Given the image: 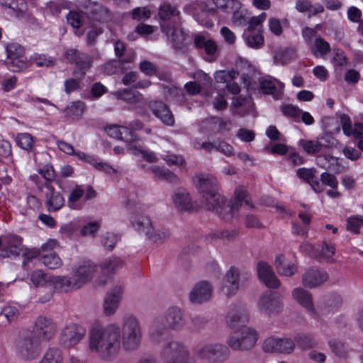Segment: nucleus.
I'll list each match as a JSON object with an SVG mask.
<instances>
[{"mask_svg": "<svg viewBox=\"0 0 363 363\" xmlns=\"http://www.w3.org/2000/svg\"><path fill=\"white\" fill-rule=\"evenodd\" d=\"M89 348L104 360H112L121 350V328L116 323L92 325L89 332Z\"/></svg>", "mask_w": 363, "mask_h": 363, "instance_id": "obj_1", "label": "nucleus"}, {"mask_svg": "<svg viewBox=\"0 0 363 363\" xmlns=\"http://www.w3.org/2000/svg\"><path fill=\"white\" fill-rule=\"evenodd\" d=\"M233 200L225 201V197L218 191L212 192L206 196L201 197V205L208 211L216 213L223 220L230 221L242 206V203L249 206L251 208L254 206L247 199V191L242 186H238L235 190Z\"/></svg>", "mask_w": 363, "mask_h": 363, "instance_id": "obj_2", "label": "nucleus"}, {"mask_svg": "<svg viewBox=\"0 0 363 363\" xmlns=\"http://www.w3.org/2000/svg\"><path fill=\"white\" fill-rule=\"evenodd\" d=\"M76 9L67 15V23H83L86 20L94 21H108L111 13L106 7L91 0H76Z\"/></svg>", "mask_w": 363, "mask_h": 363, "instance_id": "obj_3", "label": "nucleus"}, {"mask_svg": "<svg viewBox=\"0 0 363 363\" xmlns=\"http://www.w3.org/2000/svg\"><path fill=\"white\" fill-rule=\"evenodd\" d=\"M185 325L182 310L178 307L169 308L164 316L156 318L150 328V337L152 341L158 342L160 336L167 329L181 330Z\"/></svg>", "mask_w": 363, "mask_h": 363, "instance_id": "obj_4", "label": "nucleus"}, {"mask_svg": "<svg viewBox=\"0 0 363 363\" xmlns=\"http://www.w3.org/2000/svg\"><path fill=\"white\" fill-rule=\"evenodd\" d=\"M142 329L139 320L132 315H125L121 328V344L124 350L133 351L141 342Z\"/></svg>", "mask_w": 363, "mask_h": 363, "instance_id": "obj_5", "label": "nucleus"}, {"mask_svg": "<svg viewBox=\"0 0 363 363\" xmlns=\"http://www.w3.org/2000/svg\"><path fill=\"white\" fill-rule=\"evenodd\" d=\"M160 363H191L187 347L177 341L165 343L160 352Z\"/></svg>", "mask_w": 363, "mask_h": 363, "instance_id": "obj_6", "label": "nucleus"}, {"mask_svg": "<svg viewBox=\"0 0 363 363\" xmlns=\"http://www.w3.org/2000/svg\"><path fill=\"white\" fill-rule=\"evenodd\" d=\"M257 335L250 328L241 329L240 333L230 334L227 340L228 345L234 350L244 351L252 349L256 344Z\"/></svg>", "mask_w": 363, "mask_h": 363, "instance_id": "obj_7", "label": "nucleus"}, {"mask_svg": "<svg viewBox=\"0 0 363 363\" xmlns=\"http://www.w3.org/2000/svg\"><path fill=\"white\" fill-rule=\"evenodd\" d=\"M97 271L96 265L89 259L80 261L72 267V277L75 286L80 289L90 281Z\"/></svg>", "mask_w": 363, "mask_h": 363, "instance_id": "obj_8", "label": "nucleus"}, {"mask_svg": "<svg viewBox=\"0 0 363 363\" xmlns=\"http://www.w3.org/2000/svg\"><path fill=\"white\" fill-rule=\"evenodd\" d=\"M16 351L18 357L23 359H34L40 354L39 340L34 335L22 337L16 342Z\"/></svg>", "mask_w": 363, "mask_h": 363, "instance_id": "obj_9", "label": "nucleus"}, {"mask_svg": "<svg viewBox=\"0 0 363 363\" xmlns=\"http://www.w3.org/2000/svg\"><path fill=\"white\" fill-rule=\"evenodd\" d=\"M196 354L210 363H220L225 361L230 355L228 347L223 345L213 343L202 346L197 350Z\"/></svg>", "mask_w": 363, "mask_h": 363, "instance_id": "obj_10", "label": "nucleus"}, {"mask_svg": "<svg viewBox=\"0 0 363 363\" xmlns=\"http://www.w3.org/2000/svg\"><path fill=\"white\" fill-rule=\"evenodd\" d=\"M161 29L171 40L174 48L177 51H184L186 35L180 24H161Z\"/></svg>", "mask_w": 363, "mask_h": 363, "instance_id": "obj_11", "label": "nucleus"}, {"mask_svg": "<svg viewBox=\"0 0 363 363\" xmlns=\"http://www.w3.org/2000/svg\"><path fill=\"white\" fill-rule=\"evenodd\" d=\"M262 348L267 352L290 354L294 350L295 344L290 338L269 337L264 341Z\"/></svg>", "mask_w": 363, "mask_h": 363, "instance_id": "obj_12", "label": "nucleus"}, {"mask_svg": "<svg viewBox=\"0 0 363 363\" xmlns=\"http://www.w3.org/2000/svg\"><path fill=\"white\" fill-rule=\"evenodd\" d=\"M249 321V313L243 305L234 306L226 317V323L231 329H242Z\"/></svg>", "mask_w": 363, "mask_h": 363, "instance_id": "obj_13", "label": "nucleus"}, {"mask_svg": "<svg viewBox=\"0 0 363 363\" xmlns=\"http://www.w3.org/2000/svg\"><path fill=\"white\" fill-rule=\"evenodd\" d=\"M258 307L260 311L267 315H275L282 310V303L280 298L272 292L263 294L258 302Z\"/></svg>", "mask_w": 363, "mask_h": 363, "instance_id": "obj_14", "label": "nucleus"}, {"mask_svg": "<svg viewBox=\"0 0 363 363\" xmlns=\"http://www.w3.org/2000/svg\"><path fill=\"white\" fill-rule=\"evenodd\" d=\"M85 330L76 324L66 326L62 330L60 343L66 347H70L77 345L84 337Z\"/></svg>", "mask_w": 363, "mask_h": 363, "instance_id": "obj_15", "label": "nucleus"}, {"mask_svg": "<svg viewBox=\"0 0 363 363\" xmlns=\"http://www.w3.org/2000/svg\"><path fill=\"white\" fill-rule=\"evenodd\" d=\"M242 37L245 43L250 48H261L264 43L262 24H250L245 30Z\"/></svg>", "mask_w": 363, "mask_h": 363, "instance_id": "obj_16", "label": "nucleus"}, {"mask_svg": "<svg viewBox=\"0 0 363 363\" xmlns=\"http://www.w3.org/2000/svg\"><path fill=\"white\" fill-rule=\"evenodd\" d=\"M257 272L259 280L268 288L277 289L280 281L272 268L266 262L259 261L257 264Z\"/></svg>", "mask_w": 363, "mask_h": 363, "instance_id": "obj_17", "label": "nucleus"}, {"mask_svg": "<svg viewBox=\"0 0 363 363\" xmlns=\"http://www.w3.org/2000/svg\"><path fill=\"white\" fill-rule=\"evenodd\" d=\"M212 291V286L208 281H200L191 291L189 300L192 303L201 304L211 299Z\"/></svg>", "mask_w": 363, "mask_h": 363, "instance_id": "obj_18", "label": "nucleus"}, {"mask_svg": "<svg viewBox=\"0 0 363 363\" xmlns=\"http://www.w3.org/2000/svg\"><path fill=\"white\" fill-rule=\"evenodd\" d=\"M148 107L152 113L164 125L168 126L174 125V118L167 104L162 101H151L148 104Z\"/></svg>", "mask_w": 363, "mask_h": 363, "instance_id": "obj_19", "label": "nucleus"}, {"mask_svg": "<svg viewBox=\"0 0 363 363\" xmlns=\"http://www.w3.org/2000/svg\"><path fill=\"white\" fill-rule=\"evenodd\" d=\"M328 279L326 272L318 268H310L302 276V284L308 288H315L323 284Z\"/></svg>", "mask_w": 363, "mask_h": 363, "instance_id": "obj_20", "label": "nucleus"}, {"mask_svg": "<svg viewBox=\"0 0 363 363\" xmlns=\"http://www.w3.org/2000/svg\"><path fill=\"white\" fill-rule=\"evenodd\" d=\"M175 207L180 211H191L197 208L196 202H193L189 192L184 189H178L172 195Z\"/></svg>", "mask_w": 363, "mask_h": 363, "instance_id": "obj_21", "label": "nucleus"}, {"mask_svg": "<svg viewBox=\"0 0 363 363\" xmlns=\"http://www.w3.org/2000/svg\"><path fill=\"white\" fill-rule=\"evenodd\" d=\"M57 330L56 324L52 319L40 315L35 323V333L44 340H48L52 337Z\"/></svg>", "mask_w": 363, "mask_h": 363, "instance_id": "obj_22", "label": "nucleus"}, {"mask_svg": "<svg viewBox=\"0 0 363 363\" xmlns=\"http://www.w3.org/2000/svg\"><path fill=\"white\" fill-rule=\"evenodd\" d=\"M196 186L201 197L206 196V195L218 190V182L213 175L200 174L196 176Z\"/></svg>", "mask_w": 363, "mask_h": 363, "instance_id": "obj_23", "label": "nucleus"}, {"mask_svg": "<svg viewBox=\"0 0 363 363\" xmlns=\"http://www.w3.org/2000/svg\"><path fill=\"white\" fill-rule=\"evenodd\" d=\"M123 289L122 285H116L108 293L104 302V310L106 315H111L113 314L118 308Z\"/></svg>", "mask_w": 363, "mask_h": 363, "instance_id": "obj_24", "label": "nucleus"}, {"mask_svg": "<svg viewBox=\"0 0 363 363\" xmlns=\"http://www.w3.org/2000/svg\"><path fill=\"white\" fill-rule=\"evenodd\" d=\"M240 273L235 267H231L225 275L224 289L228 296L235 295L240 287Z\"/></svg>", "mask_w": 363, "mask_h": 363, "instance_id": "obj_25", "label": "nucleus"}, {"mask_svg": "<svg viewBox=\"0 0 363 363\" xmlns=\"http://www.w3.org/2000/svg\"><path fill=\"white\" fill-rule=\"evenodd\" d=\"M47 189L45 192V204L49 211H57L65 204V199L60 192L55 191L50 184H45Z\"/></svg>", "mask_w": 363, "mask_h": 363, "instance_id": "obj_26", "label": "nucleus"}, {"mask_svg": "<svg viewBox=\"0 0 363 363\" xmlns=\"http://www.w3.org/2000/svg\"><path fill=\"white\" fill-rule=\"evenodd\" d=\"M194 45L197 48H203L208 55L209 62L215 61L218 55V49L216 43L211 39H206L204 36L197 35L194 38Z\"/></svg>", "mask_w": 363, "mask_h": 363, "instance_id": "obj_27", "label": "nucleus"}, {"mask_svg": "<svg viewBox=\"0 0 363 363\" xmlns=\"http://www.w3.org/2000/svg\"><path fill=\"white\" fill-rule=\"evenodd\" d=\"M315 172V168L302 167L296 170V174L300 179L306 182L315 192L320 193L323 191V184H320Z\"/></svg>", "mask_w": 363, "mask_h": 363, "instance_id": "obj_28", "label": "nucleus"}, {"mask_svg": "<svg viewBox=\"0 0 363 363\" xmlns=\"http://www.w3.org/2000/svg\"><path fill=\"white\" fill-rule=\"evenodd\" d=\"M157 16L160 20L164 22L177 23L181 21L179 11L176 6L167 2L162 4L158 7Z\"/></svg>", "mask_w": 363, "mask_h": 363, "instance_id": "obj_29", "label": "nucleus"}, {"mask_svg": "<svg viewBox=\"0 0 363 363\" xmlns=\"http://www.w3.org/2000/svg\"><path fill=\"white\" fill-rule=\"evenodd\" d=\"M25 253V248L22 245L21 239L18 237L9 238L6 245L1 250V256L2 257H9L11 256L17 257Z\"/></svg>", "mask_w": 363, "mask_h": 363, "instance_id": "obj_30", "label": "nucleus"}, {"mask_svg": "<svg viewBox=\"0 0 363 363\" xmlns=\"http://www.w3.org/2000/svg\"><path fill=\"white\" fill-rule=\"evenodd\" d=\"M274 266L277 272L281 276L291 277L297 271L296 266L286 259L283 255H279L276 257Z\"/></svg>", "mask_w": 363, "mask_h": 363, "instance_id": "obj_31", "label": "nucleus"}, {"mask_svg": "<svg viewBox=\"0 0 363 363\" xmlns=\"http://www.w3.org/2000/svg\"><path fill=\"white\" fill-rule=\"evenodd\" d=\"M50 281V286L52 287V289H55L60 292H68L78 289L73 282L72 277L66 276H52Z\"/></svg>", "mask_w": 363, "mask_h": 363, "instance_id": "obj_32", "label": "nucleus"}, {"mask_svg": "<svg viewBox=\"0 0 363 363\" xmlns=\"http://www.w3.org/2000/svg\"><path fill=\"white\" fill-rule=\"evenodd\" d=\"M73 155H76L79 160L86 161L89 164H91L97 170L102 171L105 173L108 174L111 173V172H116V170L113 169L108 163L98 162L97 159L95 158L94 156L86 155L84 152L80 151L75 152V153H74Z\"/></svg>", "mask_w": 363, "mask_h": 363, "instance_id": "obj_33", "label": "nucleus"}, {"mask_svg": "<svg viewBox=\"0 0 363 363\" xmlns=\"http://www.w3.org/2000/svg\"><path fill=\"white\" fill-rule=\"evenodd\" d=\"M150 171L156 178L169 183L177 184L180 182L179 178L174 173L165 167L152 166Z\"/></svg>", "mask_w": 363, "mask_h": 363, "instance_id": "obj_34", "label": "nucleus"}, {"mask_svg": "<svg viewBox=\"0 0 363 363\" xmlns=\"http://www.w3.org/2000/svg\"><path fill=\"white\" fill-rule=\"evenodd\" d=\"M292 296L301 306L306 308L308 311L314 312V308L312 303L311 294L307 291L296 288L292 291Z\"/></svg>", "mask_w": 363, "mask_h": 363, "instance_id": "obj_35", "label": "nucleus"}, {"mask_svg": "<svg viewBox=\"0 0 363 363\" xmlns=\"http://www.w3.org/2000/svg\"><path fill=\"white\" fill-rule=\"evenodd\" d=\"M296 52L294 48L284 47L279 48L274 51V62L282 65H286L295 57Z\"/></svg>", "mask_w": 363, "mask_h": 363, "instance_id": "obj_36", "label": "nucleus"}, {"mask_svg": "<svg viewBox=\"0 0 363 363\" xmlns=\"http://www.w3.org/2000/svg\"><path fill=\"white\" fill-rule=\"evenodd\" d=\"M51 277L42 270H35L30 274V279L35 286L46 288L50 286Z\"/></svg>", "mask_w": 363, "mask_h": 363, "instance_id": "obj_37", "label": "nucleus"}, {"mask_svg": "<svg viewBox=\"0 0 363 363\" xmlns=\"http://www.w3.org/2000/svg\"><path fill=\"white\" fill-rule=\"evenodd\" d=\"M295 341L298 347L303 350L315 347L318 345V341L311 334H298L295 337Z\"/></svg>", "mask_w": 363, "mask_h": 363, "instance_id": "obj_38", "label": "nucleus"}, {"mask_svg": "<svg viewBox=\"0 0 363 363\" xmlns=\"http://www.w3.org/2000/svg\"><path fill=\"white\" fill-rule=\"evenodd\" d=\"M85 104L84 102L78 101L73 102L70 106H67L63 111L67 118L71 119L79 118L84 110Z\"/></svg>", "mask_w": 363, "mask_h": 363, "instance_id": "obj_39", "label": "nucleus"}, {"mask_svg": "<svg viewBox=\"0 0 363 363\" xmlns=\"http://www.w3.org/2000/svg\"><path fill=\"white\" fill-rule=\"evenodd\" d=\"M133 60V57H129L124 59L113 60H110L108 62L104 65V71L107 74L111 75L114 74L119 71L121 69V66L124 63L132 62Z\"/></svg>", "mask_w": 363, "mask_h": 363, "instance_id": "obj_40", "label": "nucleus"}, {"mask_svg": "<svg viewBox=\"0 0 363 363\" xmlns=\"http://www.w3.org/2000/svg\"><path fill=\"white\" fill-rule=\"evenodd\" d=\"M92 57L86 53L82 52L80 56L78 57L75 65L80 72L81 77H84L85 76L86 72L92 66Z\"/></svg>", "mask_w": 363, "mask_h": 363, "instance_id": "obj_41", "label": "nucleus"}, {"mask_svg": "<svg viewBox=\"0 0 363 363\" xmlns=\"http://www.w3.org/2000/svg\"><path fill=\"white\" fill-rule=\"evenodd\" d=\"M193 13L192 16L196 21H203L208 15H213L216 10L213 9H207V6L204 3L196 4L195 6H192Z\"/></svg>", "mask_w": 363, "mask_h": 363, "instance_id": "obj_42", "label": "nucleus"}, {"mask_svg": "<svg viewBox=\"0 0 363 363\" xmlns=\"http://www.w3.org/2000/svg\"><path fill=\"white\" fill-rule=\"evenodd\" d=\"M239 235L238 229H225L211 233L209 236L211 239L226 240L228 241L235 240Z\"/></svg>", "mask_w": 363, "mask_h": 363, "instance_id": "obj_43", "label": "nucleus"}, {"mask_svg": "<svg viewBox=\"0 0 363 363\" xmlns=\"http://www.w3.org/2000/svg\"><path fill=\"white\" fill-rule=\"evenodd\" d=\"M121 99L128 104H136L143 102V96L136 90L124 89L121 94Z\"/></svg>", "mask_w": 363, "mask_h": 363, "instance_id": "obj_44", "label": "nucleus"}, {"mask_svg": "<svg viewBox=\"0 0 363 363\" xmlns=\"http://www.w3.org/2000/svg\"><path fill=\"white\" fill-rule=\"evenodd\" d=\"M131 222L135 229L139 233H145L152 228L150 219L148 217L141 216L138 219L131 217Z\"/></svg>", "mask_w": 363, "mask_h": 363, "instance_id": "obj_45", "label": "nucleus"}, {"mask_svg": "<svg viewBox=\"0 0 363 363\" xmlns=\"http://www.w3.org/2000/svg\"><path fill=\"white\" fill-rule=\"evenodd\" d=\"M62 356L57 347L49 348L44 354L40 363H62Z\"/></svg>", "mask_w": 363, "mask_h": 363, "instance_id": "obj_46", "label": "nucleus"}, {"mask_svg": "<svg viewBox=\"0 0 363 363\" xmlns=\"http://www.w3.org/2000/svg\"><path fill=\"white\" fill-rule=\"evenodd\" d=\"M152 13L147 6L136 7L130 12L131 18L136 21H147Z\"/></svg>", "mask_w": 363, "mask_h": 363, "instance_id": "obj_47", "label": "nucleus"}, {"mask_svg": "<svg viewBox=\"0 0 363 363\" xmlns=\"http://www.w3.org/2000/svg\"><path fill=\"white\" fill-rule=\"evenodd\" d=\"M123 261L118 257H111L106 259L101 264V268L104 274H108L122 267Z\"/></svg>", "mask_w": 363, "mask_h": 363, "instance_id": "obj_48", "label": "nucleus"}, {"mask_svg": "<svg viewBox=\"0 0 363 363\" xmlns=\"http://www.w3.org/2000/svg\"><path fill=\"white\" fill-rule=\"evenodd\" d=\"M251 13L245 9L239 7L233 15V23H261L260 21H252Z\"/></svg>", "mask_w": 363, "mask_h": 363, "instance_id": "obj_49", "label": "nucleus"}, {"mask_svg": "<svg viewBox=\"0 0 363 363\" xmlns=\"http://www.w3.org/2000/svg\"><path fill=\"white\" fill-rule=\"evenodd\" d=\"M41 262L49 269H57L62 265V261L59 256L55 252H50L42 255Z\"/></svg>", "mask_w": 363, "mask_h": 363, "instance_id": "obj_50", "label": "nucleus"}, {"mask_svg": "<svg viewBox=\"0 0 363 363\" xmlns=\"http://www.w3.org/2000/svg\"><path fill=\"white\" fill-rule=\"evenodd\" d=\"M8 8L11 11V14L19 18L25 14L27 4L25 0H10Z\"/></svg>", "mask_w": 363, "mask_h": 363, "instance_id": "obj_51", "label": "nucleus"}, {"mask_svg": "<svg viewBox=\"0 0 363 363\" xmlns=\"http://www.w3.org/2000/svg\"><path fill=\"white\" fill-rule=\"evenodd\" d=\"M145 236L149 240L161 244L168 240L169 232L168 230L155 232L152 227L150 231H145Z\"/></svg>", "mask_w": 363, "mask_h": 363, "instance_id": "obj_52", "label": "nucleus"}, {"mask_svg": "<svg viewBox=\"0 0 363 363\" xmlns=\"http://www.w3.org/2000/svg\"><path fill=\"white\" fill-rule=\"evenodd\" d=\"M337 163V159L335 157L323 155H319L316 158V164L318 167L331 171L333 169V166Z\"/></svg>", "mask_w": 363, "mask_h": 363, "instance_id": "obj_53", "label": "nucleus"}, {"mask_svg": "<svg viewBox=\"0 0 363 363\" xmlns=\"http://www.w3.org/2000/svg\"><path fill=\"white\" fill-rule=\"evenodd\" d=\"M6 52L8 60L16 59L23 57L24 49L21 45L16 43H11L6 46Z\"/></svg>", "mask_w": 363, "mask_h": 363, "instance_id": "obj_54", "label": "nucleus"}, {"mask_svg": "<svg viewBox=\"0 0 363 363\" xmlns=\"http://www.w3.org/2000/svg\"><path fill=\"white\" fill-rule=\"evenodd\" d=\"M16 141L22 149L30 151L33 146V138L29 133H19L17 135Z\"/></svg>", "mask_w": 363, "mask_h": 363, "instance_id": "obj_55", "label": "nucleus"}, {"mask_svg": "<svg viewBox=\"0 0 363 363\" xmlns=\"http://www.w3.org/2000/svg\"><path fill=\"white\" fill-rule=\"evenodd\" d=\"M300 143L303 149L309 155L319 152L324 146L318 140H301Z\"/></svg>", "mask_w": 363, "mask_h": 363, "instance_id": "obj_56", "label": "nucleus"}, {"mask_svg": "<svg viewBox=\"0 0 363 363\" xmlns=\"http://www.w3.org/2000/svg\"><path fill=\"white\" fill-rule=\"evenodd\" d=\"M18 315V309L14 306H6L0 313V321L4 323L6 320V324L9 323L13 320Z\"/></svg>", "mask_w": 363, "mask_h": 363, "instance_id": "obj_57", "label": "nucleus"}, {"mask_svg": "<svg viewBox=\"0 0 363 363\" xmlns=\"http://www.w3.org/2000/svg\"><path fill=\"white\" fill-rule=\"evenodd\" d=\"M296 8L300 12H308L309 16L311 13L315 14L318 12L323 11V8L322 6L318 7L317 9H314L311 2L308 0L297 1Z\"/></svg>", "mask_w": 363, "mask_h": 363, "instance_id": "obj_58", "label": "nucleus"}, {"mask_svg": "<svg viewBox=\"0 0 363 363\" xmlns=\"http://www.w3.org/2000/svg\"><path fill=\"white\" fill-rule=\"evenodd\" d=\"M238 75V73L234 70H220L216 72L215 79L218 83H228L236 78Z\"/></svg>", "mask_w": 363, "mask_h": 363, "instance_id": "obj_59", "label": "nucleus"}, {"mask_svg": "<svg viewBox=\"0 0 363 363\" xmlns=\"http://www.w3.org/2000/svg\"><path fill=\"white\" fill-rule=\"evenodd\" d=\"M363 225V216H351L347 220V230L355 234L359 233V228Z\"/></svg>", "mask_w": 363, "mask_h": 363, "instance_id": "obj_60", "label": "nucleus"}, {"mask_svg": "<svg viewBox=\"0 0 363 363\" xmlns=\"http://www.w3.org/2000/svg\"><path fill=\"white\" fill-rule=\"evenodd\" d=\"M281 111L284 116L291 118L295 121H298L299 120V117L301 113V109L291 104H285L281 106Z\"/></svg>", "mask_w": 363, "mask_h": 363, "instance_id": "obj_61", "label": "nucleus"}, {"mask_svg": "<svg viewBox=\"0 0 363 363\" xmlns=\"http://www.w3.org/2000/svg\"><path fill=\"white\" fill-rule=\"evenodd\" d=\"M329 345L333 352L340 357H346L347 355V349L345 344L338 340H330Z\"/></svg>", "mask_w": 363, "mask_h": 363, "instance_id": "obj_62", "label": "nucleus"}, {"mask_svg": "<svg viewBox=\"0 0 363 363\" xmlns=\"http://www.w3.org/2000/svg\"><path fill=\"white\" fill-rule=\"evenodd\" d=\"M320 184H323V188L324 189L323 186L326 185L330 186V188L335 189L337 187L338 185V181L336 178V177L332 174H330L328 172H323L320 175Z\"/></svg>", "mask_w": 363, "mask_h": 363, "instance_id": "obj_63", "label": "nucleus"}, {"mask_svg": "<svg viewBox=\"0 0 363 363\" xmlns=\"http://www.w3.org/2000/svg\"><path fill=\"white\" fill-rule=\"evenodd\" d=\"M38 173L45 179V184H50L55 179V173L52 166L46 165L38 170Z\"/></svg>", "mask_w": 363, "mask_h": 363, "instance_id": "obj_64", "label": "nucleus"}]
</instances>
